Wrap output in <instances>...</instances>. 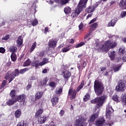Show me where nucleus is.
<instances>
[{
	"label": "nucleus",
	"instance_id": "1",
	"mask_svg": "<svg viewBox=\"0 0 126 126\" xmlns=\"http://www.w3.org/2000/svg\"><path fill=\"white\" fill-rule=\"evenodd\" d=\"M117 46V43L112 40H107L105 42H101L96 43L94 47L98 52H108L110 49H113Z\"/></svg>",
	"mask_w": 126,
	"mask_h": 126
},
{
	"label": "nucleus",
	"instance_id": "2",
	"mask_svg": "<svg viewBox=\"0 0 126 126\" xmlns=\"http://www.w3.org/2000/svg\"><path fill=\"white\" fill-rule=\"evenodd\" d=\"M88 0H80L78 5V8L76 9L71 14L72 17H77V16H78V14L80 13L81 9L85 7V5H86V3Z\"/></svg>",
	"mask_w": 126,
	"mask_h": 126
},
{
	"label": "nucleus",
	"instance_id": "3",
	"mask_svg": "<svg viewBox=\"0 0 126 126\" xmlns=\"http://www.w3.org/2000/svg\"><path fill=\"white\" fill-rule=\"evenodd\" d=\"M126 88V76L123 77V79L121 80L117 86L116 87V90L117 92H124Z\"/></svg>",
	"mask_w": 126,
	"mask_h": 126
},
{
	"label": "nucleus",
	"instance_id": "4",
	"mask_svg": "<svg viewBox=\"0 0 126 126\" xmlns=\"http://www.w3.org/2000/svg\"><path fill=\"white\" fill-rule=\"evenodd\" d=\"M94 89L96 95L100 96L103 93V85L98 80H95L94 83Z\"/></svg>",
	"mask_w": 126,
	"mask_h": 126
},
{
	"label": "nucleus",
	"instance_id": "5",
	"mask_svg": "<svg viewBox=\"0 0 126 126\" xmlns=\"http://www.w3.org/2000/svg\"><path fill=\"white\" fill-rule=\"evenodd\" d=\"M108 98V96L107 95H104L102 96L96 97V103L97 105L95 107V111L99 112L100 109H99L100 107H102L105 101H106V99Z\"/></svg>",
	"mask_w": 126,
	"mask_h": 126
},
{
	"label": "nucleus",
	"instance_id": "6",
	"mask_svg": "<svg viewBox=\"0 0 126 126\" xmlns=\"http://www.w3.org/2000/svg\"><path fill=\"white\" fill-rule=\"evenodd\" d=\"M87 121V118L83 116H79L76 117V122L75 126H86L87 123L85 122Z\"/></svg>",
	"mask_w": 126,
	"mask_h": 126
},
{
	"label": "nucleus",
	"instance_id": "7",
	"mask_svg": "<svg viewBox=\"0 0 126 126\" xmlns=\"http://www.w3.org/2000/svg\"><path fill=\"white\" fill-rule=\"evenodd\" d=\"M5 78V79L9 80V83H10V82H11V81L14 79V78H13L12 72L11 71H8L6 74Z\"/></svg>",
	"mask_w": 126,
	"mask_h": 126
},
{
	"label": "nucleus",
	"instance_id": "8",
	"mask_svg": "<svg viewBox=\"0 0 126 126\" xmlns=\"http://www.w3.org/2000/svg\"><path fill=\"white\" fill-rule=\"evenodd\" d=\"M114 110L112 108V106L110 105V104H108L106 107V117H110V115L113 113Z\"/></svg>",
	"mask_w": 126,
	"mask_h": 126
},
{
	"label": "nucleus",
	"instance_id": "9",
	"mask_svg": "<svg viewBox=\"0 0 126 126\" xmlns=\"http://www.w3.org/2000/svg\"><path fill=\"white\" fill-rule=\"evenodd\" d=\"M97 112L95 114H94L90 117V120L89 121V123L90 124H92V123H94V121L98 118V115L99 114V112L95 111V112Z\"/></svg>",
	"mask_w": 126,
	"mask_h": 126
},
{
	"label": "nucleus",
	"instance_id": "10",
	"mask_svg": "<svg viewBox=\"0 0 126 126\" xmlns=\"http://www.w3.org/2000/svg\"><path fill=\"white\" fill-rule=\"evenodd\" d=\"M104 123H105V119L103 117L100 118L95 122V125L96 126H103Z\"/></svg>",
	"mask_w": 126,
	"mask_h": 126
},
{
	"label": "nucleus",
	"instance_id": "11",
	"mask_svg": "<svg viewBox=\"0 0 126 126\" xmlns=\"http://www.w3.org/2000/svg\"><path fill=\"white\" fill-rule=\"evenodd\" d=\"M51 103L53 106H56L59 103V97L57 95H53L51 99Z\"/></svg>",
	"mask_w": 126,
	"mask_h": 126
},
{
	"label": "nucleus",
	"instance_id": "12",
	"mask_svg": "<svg viewBox=\"0 0 126 126\" xmlns=\"http://www.w3.org/2000/svg\"><path fill=\"white\" fill-rule=\"evenodd\" d=\"M68 94L70 96L71 99H74V98H75V96H76V91L74 90H72V89H70L69 90Z\"/></svg>",
	"mask_w": 126,
	"mask_h": 126
},
{
	"label": "nucleus",
	"instance_id": "13",
	"mask_svg": "<svg viewBox=\"0 0 126 126\" xmlns=\"http://www.w3.org/2000/svg\"><path fill=\"white\" fill-rule=\"evenodd\" d=\"M17 101V100L13 97H11V98H10L9 100H8L6 104L8 105V106H12V105H13L15 103H16Z\"/></svg>",
	"mask_w": 126,
	"mask_h": 126
},
{
	"label": "nucleus",
	"instance_id": "14",
	"mask_svg": "<svg viewBox=\"0 0 126 126\" xmlns=\"http://www.w3.org/2000/svg\"><path fill=\"white\" fill-rule=\"evenodd\" d=\"M116 55L117 54L116 53V51H110L108 53V57H109L111 61H114V60H115V58Z\"/></svg>",
	"mask_w": 126,
	"mask_h": 126
},
{
	"label": "nucleus",
	"instance_id": "15",
	"mask_svg": "<svg viewBox=\"0 0 126 126\" xmlns=\"http://www.w3.org/2000/svg\"><path fill=\"white\" fill-rule=\"evenodd\" d=\"M47 121V116H43L38 118V124H45V122Z\"/></svg>",
	"mask_w": 126,
	"mask_h": 126
},
{
	"label": "nucleus",
	"instance_id": "16",
	"mask_svg": "<svg viewBox=\"0 0 126 126\" xmlns=\"http://www.w3.org/2000/svg\"><path fill=\"white\" fill-rule=\"evenodd\" d=\"M48 46L50 48H56L57 46V41L54 40H50L48 43Z\"/></svg>",
	"mask_w": 126,
	"mask_h": 126
},
{
	"label": "nucleus",
	"instance_id": "17",
	"mask_svg": "<svg viewBox=\"0 0 126 126\" xmlns=\"http://www.w3.org/2000/svg\"><path fill=\"white\" fill-rule=\"evenodd\" d=\"M43 112H44V109L43 108H40L38 109L36 112L35 113V116L36 119H38L42 114H43Z\"/></svg>",
	"mask_w": 126,
	"mask_h": 126
},
{
	"label": "nucleus",
	"instance_id": "18",
	"mask_svg": "<svg viewBox=\"0 0 126 126\" xmlns=\"http://www.w3.org/2000/svg\"><path fill=\"white\" fill-rule=\"evenodd\" d=\"M16 43L18 47H20V46H21L22 44H23V39H22V36H19L18 37V39L17 40Z\"/></svg>",
	"mask_w": 126,
	"mask_h": 126
},
{
	"label": "nucleus",
	"instance_id": "19",
	"mask_svg": "<svg viewBox=\"0 0 126 126\" xmlns=\"http://www.w3.org/2000/svg\"><path fill=\"white\" fill-rule=\"evenodd\" d=\"M63 75L64 78L67 79V78L70 77V73L68 71V70H66V71H63Z\"/></svg>",
	"mask_w": 126,
	"mask_h": 126
},
{
	"label": "nucleus",
	"instance_id": "20",
	"mask_svg": "<svg viewBox=\"0 0 126 126\" xmlns=\"http://www.w3.org/2000/svg\"><path fill=\"white\" fill-rule=\"evenodd\" d=\"M28 25H32V26H36L37 24H38V20H37L36 19L32 21L31 22L30 21H28L27 22Z\"/></svg>",
	"mask_w": 126,
	"mask_h": 126
},
{
	"label": "nucleus",
	"instance_id": "21",
	"mask_svg": "<svg viewBox=\"0 0 126 126\" xmlns=\"http://www.w3.org/2000/svg\"><path fill=\"white\" fill-rule=\"evenodd\" d=\"M56 2L63 5L68 2V0H54Z\"/></svg>",
	"mask_w": 126,
	"mask_h": 126
},
{
	"label": "nucleus",
	"instance_id": "22",
	"mask_svg": "<svg viewBox=\"0 0 126 126\" xmlns=\"http://www.w3.org/2000/svg\"><path fill=\"white\" fill-rule=\"evenodd\" d=\"M16 100L18 101V102H24L25 101V94L19 95Z\"/></svg>",
	"mask_w": 126,
	"mask_h": 126
},
{
	"label": "nucleus",
	"instance_id": "23",
	"mask_svg": "<svg viewBox=\"0 0 126 126\" xmlns=\"http://www.w3.org/2000/svg\"><path fill=\"white\" fill-rule=\"evenodd\" d=\"M120 6L123 9H126V0H122L120 3Z\"/></svg>",
	"mask_w": 126,
	"mask_h": 126
},
{
	"label": "nucleus",
	"instance_id": "24",
	"mask_svg": "<svg viewBox=\"0 0 126 126\" xmlns=\"http://www.w3.org/2000/svg\"><path fill=\"white\" fill-rule=\"evenodd\" d=\"M42 96H43V93L41 92H37L35 94V100H39V99H41V98H42Z\"/></svg>",
	"mask_w": 126,
	"mask_h": 126
},
{
	"label": "nucleus",
	"instance_id": "25",
	"mask_svg": "<svg viewBox=\"0 0 126 126\" xmlns=\"http://www.w3.org/2000/svg\"><path fill=\"white\" fill-rule=\"evenodd\" d=\"M21 110L18 109L15 112V117L16 118V119H18V118H20V116H21Z\"/></svg>",
	"mask_w": 126,
	"mask_h": 126
},
{
	"label": "nucleus",
	"instance_id": "26",
	"mask_svg": "<svg viewBox=\"0 0 126 126\" xmlns=\"http://www.w3.org/2000/svg\"><path fill=\"white\" fill-rule=\"evenodd\" d=\"M116 22H117V20H116V19H113L111 20V22H109L108 23V25L109 27L112 26V27H113V26H115V25H116Z\"/></svg>",
	"mask_w": 126,
	"mask_h": 126
},
{
	"label": "nucleus",
	"instance_id": "27",
	"mask_svg": "<svg viewBox=\"0 0 126 126\" xmlns=\"http://www.w3.org/2000/svg\"><path fill=\"white\" fill-rule=\"evenodd\" d=\"M121 67H122V65H117L113 67L112 69L114 72H117L121 69Z\"/></svg>",
	"mask_w": 126,
	"mask_h": 126
},
{
	"label": "nucleus",
	"instance_id": "28",
	"mask_svg": "<svg viewBox=\"0 0 126 126\" xmlns=\"http://www.w3.org/2000/svg\"><path fill=\"white\" fill-rule=\"evenodd\" d=\"M119 53L120 55H124L126 54V51H125V47L121 46L119 49Z\"/></svg>",
	"mask_w": 126,
	"mask_h": 126
},
{
	"label": "nucleus",
	"instance_id": "29",
	"mask_svg": "<svg viewBox=\"0 0 126 126\" xmlns=\"http://www.w3.org/2000/svg\"><path fill=\"white\" fill-rule=\"evenodd\" d=\"M87 11L88 13H91V12H93L94 10H95V7L93 6H90L88 9H87Z\"/></svg>",
	"mask_w": 126,
	"mask_h": 126
},
{
	"label": "nucleus",
	"instance_id": "30",
	"mask_svg": "<svg viewBox=\"0 0 126 126\" xmlns=\"http://www.w3.org/2000/svg\"><path fill=\"white\" fill-rule=\"evenodd\" d=\"M11 59L12 62H15L16 60H17V56H16V54H15L14 53H12L11 55Z\"/></svg>",
	"mask_w": 126,
	"mask_h": 126
},
{
	"label": "nucleus",
	"instance_id": "31",
	"mask_svg": "<svg viewBox=\"0 0 126 126\" xmlns=\"http://www.w3.org/2000/svg\"><path fill=\"white\" fill-rule=\"evenodd\" d=\"M64 11L66 14H69L71 12V9L69 7H66L64 9Z\"/></svg>",
	"mask_w": 126,
	"mask_h": 126
},
{
	"label": "nucleus",
	"instance_id": "32",
	"mask_svg": "<svg viewBox=\"0 0 126 126\" xmlns=\"http://www.w3.org/2000/svg\"><path fill=\"white\" fill-rule=\"evenodd\" d=\"M63 93V88L61 87H58L55 91L56 94H62Z\"/></svg>",
	"mask_w": 126,
	"mask_h": 126
},
{
	"label": "nucleus",
	"instance_id": "33",
	"mask_svg": "<svg viewBox=\"0 0 126 126\" xmlns=\"http://www.w3.org/2000/svg\"><path fill=\"white\" fill-rule=\"evenodd\" d=\"M17 50V48H16V47L15 46H10L9 48V51L12 53H15Z\"/></svg>",
	"mask_w": 126,
	"mask_h": 126
},
{
	"label": "nucleus",
	"instance_id": "34",
	"mask_svg": "<svg viewBox=\"0 0 126 126\" xmlns=\"http://www.w3.org/2000/svg\"><path fill=\"white\" fill-rule=\"evenodd\" d=\"M69 47H70V46H68L67 47L63 48L61 52H62V53H66L67 52H68V51H69V50H70V48H69Z\"/></svg>",
	"mask_w": 126,
	"mask_h": 126
},
{
	"label": "nucleus",
	"instance_id": "35",
	"mask_svg": "<svg viewBox=\"0 0 126 126\" xmlns=\"http://www.w3.org/2000/svg\"><path fill=\"white\" fill-rule=\"evenodd\" d=\"M16 95V91L15 90H12L10 93V96L11 97V98H14Z\"/></svg>",
	"mask_w": 126,
	"mask_h": 126
},
{
	"label": "nucleus",
	"instance_id": "36",
	"mask_svg": "<svg viewBox=\"0 0 126 126\" xmlns=\"http://www.w3.org/2000/svg\"><path fill=\"white\" fill-rule=\"evenodd\" d=\"M14 78H15V76H18L19 75V71L18 69H15L13 72H12Z\"/></svg>",
	"mask_w": 126,
	"mask_h": 126
},
{
	"label": "nucleus",
	"instance_id": "37",
	"mask_svg": "<svg viewBox=\"0 0 126 126\" xmlns=\"http://www.w3.org/2000/svg\"><path fill=\"white\" fill-rule=\"evenodd\" d=\"M33 65L35 66V68L39 67V66H42V65H41V62L39 61H35Z\"/></svg>",
	"mask_w": 126,
	"mask_h": 126
},
{
	"label": "nucleus",
	"instance_id": "38",
	"mask_svg": "<svg viewBox=\"0 0 126 126\" xmlns=\"http://www.w3.org/2000/svg\"><path fill=\"white\" fill-rule=\"evenodd\" d=\"M83 86H84V81H82L80 85L78 87L77 89V91H79L81 89L83 88Z\"/></svg>",
	"mask_w": 126,
	"mask_h": 126
},
{
	"label": "nucleus",
	"instance_id": "39",
	"mask_svg": "<svg viewBox=\"0 0 126 126\" xmlns=\"http://www.w3.org/2000/svg\"><path fill=\"white\" fill-rule=\"evenodd\" d=\"M36 46H37V43H36V42H35L32 46L30 50V52L32 53V51H34Z\"/></svg>",
	"mask_w": 126,
	"mask_h": 126
},
{
	"label": "nucleus",
	"instance_id": "40",
	"mask_svg": "<svg viewBox=\"0 0 126 126\" xmlns=\"http://www.w3.org/2000/svg\"><path fill=\"white\" fill-rule=\"evenodd\" d=\"M90 99V95L89 94H86L84 96L83 100L84 102H86V101H88V99Z\"/></svg>",
	"mask_w": 126,
	"mask_h": 126
},
{
	"label": "nucleus",
	"instance_id": "41",
	"mask_svg": "<svg viewBox=\"0 0 126 126\" xmlns=\"http://www.w3.org/2000/svg\"><path fill=\"white\" fill-rule=\"evenodd\" d=\"M41 65H44V64H46V63H48V59L46 58H44L42 60V61L40 62Z\"/></svg>",
	"mask_w": 126,
	"mask_h": 126
},
{
	"label": "nucleus",
	"instance_id": "42",
	"mask_svg": "<svg viewBox=\"0 0 126 126\" xmlns=\"http://www.w3.org/2000/svg\"><path fill=\"white\" fill-rule=\"evenodd\" d=\"M31 63V62L30 60H27L24 63V66H28L29 65H30V64Z\"/></svg>",
	"mask_w": 126,
	"mask_h": 126
},
{
	"label": "nucleus",
	"instance_id": "43",
	"mask_svg": "<svg viewBox=\"0 0 126 126\" xmlns=\"http://www.w3.org/2000/svg\"><path fill=\"white\" fill-rule=\"evenodd\" d=\"M6 81L5 80H3L2 81V83L0 87V89H2L6 85Z\"/></svg>",
	"mask_w": 126,
	"mask_h": 126
},
{
	"label": "nucleus",
	"instance_id": "44",
	"mask_svg": "<svg viewBox=\"0 0 126 126\" xmlns=\"http://www.w3.org/2000/svg\"><path fill=\"white\" fill-rule=\"evenodd\" d=\"M49 86H50V87L52 88H56V85L55 82H51L49 83Z\"/></svg>",
	"mask_w": 126,
	"mask_h": 126
},
{
	"label": "nucleus",
	"instance_id": "45",
	"mask_svg": "<svg viewBox=\"0 0 126 126\" xmlns=\"http://www.w3.org/2000/svg\"><path fill=\"white\" fill-rule=\"evenodd\" d=\"M112 99L115 102H118L119 101V97L117 95H115L112 97Z\"/></svg>",
	"mask_w": 126,
	"mask_h": 126
},
{
	"label": "nucleus",
	"instance_id": "46",
	"mask_svg": "<svg viewBox=\"0 0 126 126\" xmlns=\"http://www.w3.org/2000/svg\"><path fill=\"white\" fill-rule=\"evenodd\" d=\"M83 45H84V42H82L77 44L75 46V48H80V47H82V46H83Z\"/></svg>",
	"mask_w": 126,
	"mask_h": 126
},
{
	"label": "nucleus",
	"instance_id": "47",
	"mask_svg": "<svg viewBox=\"0 0 126 126\" xmlns=\"http://www.w3.org/2000/svg\"><path fill=\"white\" fill-rule=\"evenodd\" d=\"M97 26H98V25L96 23H95L92 25V28L93 29V30H95V29L97 28Z\"/></svg>",
	"mask_w": 126,
	"mask_h": 126
},
{
	"label": "nucleus",
	"instance_id": "48",
	"mask_svg": "<svg viewBox=\"0 0 126 126\" xmlns=\"http://www.w3.org/2000/svg\"><path fill=\"white\" fill-rule=\"evenodd\" d=\"M28 70V69H27V68H25L24 69H21L20 71V73H21V74H23L24 72H26V71H27Z\"/></svg>",
	"mask_w": 126,
	"mask_h": 126
},
{
	"label": "nucleus",
	"instance_id": "49",
	"mask_svg": "<svg viewBox=\"0 0 126 126\" xmlns=\"http://www.w3.org/2000/svg\"><path fill=\"white\" fill-rule=\"evenodd\" d=\"M122 60L123 61H124V62H126V54L125 55V56H124L122 59H118V62H121L122 61Z\"/></svg>",
	"mask_w": 126,
	"mask_h": 126
},
{
	"label": "nucleus",
	"instance_id": "50",
	"mask_svg": "<svg viewBox=\"0 0 126 126\" xmlns=\"http://www.w3.org/2000/svg\"><path fill=\"white\" fill-rule=\"evenodd\" d=\"M126 11L122 12L121 14V18H124V17H126Z\"/></svg>",
	"mask_w": 126,
	"mask_h": 126
},
{
	"label": "nucleus",
	"instance_id": "51",
	"mask_svg": "<svg viewBox=\"0 0 126 126\" xmlns=\"http://www.w3.org/2000/svg\"><path fill=\"white\" fill-rule=\"evenodd\" d=\"M40 85H41V86L46 85V84H47V80H45L44 81L40 82Z\"/></svg>",
	"mask_w": 126,
	"mask_h": 126
},
{
	"label": "nucleus",
	"instance_id": "52",
	"mask_svg": "<svg viewBox=\"0 0 126 126\" xmlns=\"http://www.w3.org/2000/svg\"><path fill=\"white\" fill-rule=\"evenodd\" d=\"M2 39V40H4L5 41H6L7 40H8L9 39V35H6L4 37H3Z\"/></svg>",
	"mask_w": 126,
	"mask_h": 126
},
{
	"label": "nucleus",
	"instance_id": "53",
	"mask_svg": "<svg viewBox=\"0 0 126 126\" xmlns=\"http://www.w3.org/2000/svg\"><path fill=\"white\" fill-rule=\"evenodd\" d=\"M4 52H5V49H4L2 47H0V53H1L2 54H3V53H4Z\"/></svg>",
	"mask_w": 126,
	"mask_h": 126
},
{
	"label": "nucleus",
	"instance_id": "54",
	"mask_svg": "<svg viewBox=\"0 0 126 126\" xmlns=\"http://www.w3.org/2000/svg\"><path fill=\"white\" fill-rule=\"evenodd\" d=\"M111 72H106L104 75H105V76H111Z\"/></svg>",
	"mask_w": 126,
	"mask_h": 126
},
{
	"label": "nucleus",
	"instance_id": "55",
	"mask_svg": "<svg viewBox=\"0 0 126 126\" xmlns=\"http://www.w3.org/2000/svg\"><path fill=\"white\" fill-rule=\"evenodd\" d=\"M91 102L92 104H95L97 103L96 98H95L94 99L92 100Z\"/></svg>",
	"mask_w": 126,
	"mask_h": 126
},
{
	"label": "nucleus",
	"instance_id": "56",
	"mask_svg": "<svg viewBox=\"0 0 126 126\" xmlns=\"http://www.w3.org/2000/svg\"><path fill=\"white\" fill-rule=\"evenodd\" d=\"M83 28V24L81 23L79 26V30H81Z\"/></svg>",
	"mask_w": 126,
	"mask_h": 126
},
{
	"label": "nucleus",
	"instance_id": "57",
	"mask_svg": "<svg viewBox=\"0 0 126 126\" xmlns=\"http://www.w3.org/2000/svg\"><path fill=\"white\" fill-rule=\"evenodd\" d=\"M11 65V62H8L5 65V66H10Z\"/></svg>",
	"mask_w": 126,
	"mask_h": 126
},
{
	"label": "nucleus",
	"instance_id": "58",
	"mask_svg": "<svg viewBox=\"0 0 126 126\" xmlns=\"http://www.w3.org/2000/svg\"><path fill=\"white\" fill-rule=\"evenodd\" d=\"M64 114V111L61 110L60 112V115H61V116L63 117V116Z\"/></svg>",
	"mask_w": 126,
	"mask_h": 126
},
{
	"label": "nucleus",
	"instance_id": "59",
	"mask_svg": "<svg viewBox=\"0 0 126 126\" xmlns=\"http://www.w3.org/2000/svg\"><path fill=\"white\" fill-rule=\"evenodd\" d=\"M87 65V63L85 61H84L83 63H82V65L83 67H85V66H86Z\"/></svg>",
	"mask_w": 126,
	"mask_h": 126
},
{
	"label": "nucleus",
	"instance_id": "60",
	"mask_svg": "<svg viewBox=\"0 0 126 126\" xmlns=\"http://www.w3.org/2000/svg\"><path fill=\"white\" fill-rule=\"evenodd\" d=\"M23 126H28V123L25 121H24L23 122Z\"/></svg>",
	"mask_w": 126,
	"mask_h": 126
},
{
	"label": "nucleus",
	"instance_id": "61",
	"mask_svg": "<svg viewBox=\"0 0 126 126\" xmlns=\"http://www.w3.org/2000/svg\"><path fill=\"white\" fill-rule=\"evenodd\" d=\"M30 80H36V77L34 76H32L30 78Z\"/></svg>",
	"mask_w": 126,
	"mask_h": 126
},
{
	"label": "nucleus",
	"instance_id": "62",
	"mask_svg": "<svg viewBox=\"0 0 126 126\" xmlns=\"http://www.w3.org/2000/svg\"><path fill=\"white\" fill-rule=\"evenodd\" d=\"M49 30V28L46 27L44 30V33L45 34H47L48 31Z\"/></svg>",
	"mask_w": 126,
	"mask_h": 126
},
{
	"label": "nucleus",
	"instance_id": "63",
	"mask_svg": "<svg viewBox=\"0 0 126 126\" xmlns=\"http://www.w3.org/2000/svg\"><path fill=\"white\" fill-rule=\"evenodd\" d=\"M48 72V69L47 68H45L42 70V73H47Z\"/></svg>",
	"mask_w": 126,
	"mask_h": 126
},
{
	"label": "nucleus",
	"instance_id": "64",
	"mask_svg": "<svg viewBox=\"0 0 126 126\" xmlns=\"http://www.w3.org/2000/svg\"><path fill=\"white\" fill-rule=\"evenodd\" d=\"M31 87H32V86L31 85H28L27 87V90H29V89H30Z\"/></svg>",
	"mask_w": 126,
	"mask_h": 126
}]
</instances>
